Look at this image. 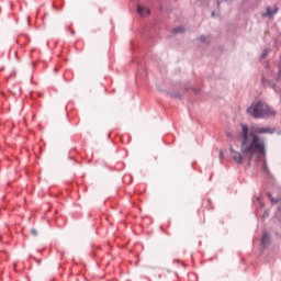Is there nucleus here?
I'll use <instances>...</instances> for the list:
<instances>
[{
    "label": "nucleus",
    "instance_id": "nucleus-1",
    "mask_svg": "<svg viewBox=\"0 0 281 281\" xmlns=\"http://www.w3.org/2000/svg\"><path fill=\"white\" fill-rule=\"evenodd\" d=\"M241 145L240 151L234 149V146H229L231 157L238 164V166L248 161V166L256 164V161H262V170L268 175L269 168L267 167V147L265 146V140H262L258 135H273L276 133L274 128L271 127H260L254 126V133H249V127L246 124H241ZM257 133V135H256Z\"/></svg>",
    "mask_w": 281,
    "mask_h": 281
},
{
    "label": "nucleus",
    "instance_id": "nucleus-2",
    "mask_svg": "<svg viewBox=\"0 0 281 281\" xmlns=\"http://www.w3.org/2000/svg\"><path fill=\"white\" fill-rule=\"evenodd\" d=\"M248 115L255 120H265L267 117L276 116V110L271 109L265 101H257L247 108Z\"/></svg>",
    "mask_w": 281,
    "mask_h": 281
},
{
    "label": "nucleus",
    "instance_id": "nucleus-3",
    "mask_svg": "<svg viewBox=\"0 0 281 281\" xmlns=\"http://www.w3.org/2000/svg\"><path fill=\"white\" fill-rule=\"evenodd\" d=\"M276 14H278V8L277 7H274L273 10H271L270 7H267L266 13H263L262 16H269L271 19V16H276Z\"/></svg>",
    "mask_w": 281,
    "mask_h": 281
},
{
    "label": "nucleus",
    "instance_id": "nucleus-4",
    "mask_svg": "<svg viewBox=\"0 0 281 281\" xmlns=\"http://www.w3.org/2000/svg\"><path fill=\"white\" fill-rule=\"evenodd\" d=\"M137 12L142 15V16H148V14H150V9H145L142 5L137 7Z\"/></svg>",
    "mask_w": 281,
    "mask_h": 281
},
{
    "label": "nucleus",
    "instance_id": "nucleus-5",
    "mask_svg": "<svg viewBox=\"0 0 281 281\" xmlns=\"http://www.w3.org/2000/svg\"><path fill=\"white\" fill-rule=\"evenodd\" d=\"M271 243V239L269 238V234L265 233L261 238V245L263 247H268V245Z\"/></svg>",
    "mask_w": 281,
    "mask_h": 281
},
{
    "label": "nucleus",
    "instance_id": "nucleus-6",
    "mask_svg": "<svg viewBox=\"0 0 281 281\" xmlns=\"http://www.w3.org/2000/svg\"><path fill=\"white\" fill-rule=\"evenodd\" d=\"M199 41H201V43H204L205 45H210L212 38H210V36L201 35L199 37Z\"/></svg>",
    "mask_w": 281,
    "mask_h": 281
},
{
    "label": "nucleus",
    "instance_id": "nucleus-7",
    "mask_svg": "<svg viewBox=\"0 0 281 281\" xmlns=\"http://www.w3.org/2000/svg\"><path fill=\"white\" fill-rule=\"evenodd\" d=\"M169 95H170V98H175L176 100H181V98H182L181 93L177 92V91L170 92Z\"/></svg>",
    "mask_w": 281,
    "mask_h": 281
},
{
    "label": "nucleus",
    "instance_id": "nucleus-8",
    "mask_svg": "<svg viewBox=\"0 0 281 281\" xmlns=\"http://www.w3.org/2000/svg\"><path fill=\"white\" fill-rule=\"evenodd\" d=\"M186 31V29L183 26H178L173 30L175 34H183V32Z\"/></svg>",
    "mask_w": 281,
    "mask_h": 281
},
{
    "label": "nucleus",
    "instance_id": "nucleus-9",
    "mask_svg": "<svg viewBox=\"0 0 281 281\" xmlns=\"http://www.w3.org/2000/svg\"><path fill=\"white\" fill-rule=\"evenodd\" d=\"M270 49L269 48H266L265 50H263V53L261 54V58H267V56H269V54H270Z\"/></svg>",
    "mask_w": 281,
    "mask_h": 281
},
{
    "label": "nucleus",
    "instance_id": "nucleus-10",
    "mask_svg": "<svg viewBox=\"0 0 281 281\" xmlns=\"http://www.w3.org/2000/svg\"><path fill=\"white\" fill-rule=\"evenodd\" d=\"M268 198L270 199L271 203H279L280 200L273 198V195H271V193H268Z\"/></svg>",
    "mask_w": 281,
    "mask_h": 281
},
{
    "label": "nucleus",
    "instance_id": "nucleus-11",
    "mask_svg": "<svg viewBox=\"0 0 281 281\" xmlns=\"http://www.w3.org/2000/svg\"><path fill=\"white\" fill-rule=\"evenodd\" d=\"M31 234H32L33 236H38V231H36V228H32V229H31Z\"/></svg>",
    "mask_w": 281,
    "mask_h": 281
},
{
    "label": "nucleus",
    "instance_id": "nucleus-12",
    "mask_svg": "<svg viewBox=\"0 0 281 281\" xmlns=\"http://www.w3.org/2000/svg\"><path fill=\"white\" fill-rule=\"evenodd\" d=\"M220 159H223V151L220 153Z\"/></svg>",
    "mask_w": 281,
    "mask_h": 281
},
{
    "label": "nucleus",
    "instance_id": "nucleus-13",
    "mask_svg": "<svg viewBox=\"0 0 281 281\" xmlns=\"http://www.w3.org/2000/svg\"><path fill=\"white\" fill-rule=\"evenodd\" d=\"M217 8H221V1H217Z\"/></svg>",
    "mask_w": 281,
    "mask_h": 281
},
{
    "label": "nucleus",
    "instance_id": "nucleus-14",
    "mask_svg": "<svg viewBox=\"0 0 281 281\" xmlns=\"http://www.w3.org/2000/svg\"><path fill=\"white\" fill-rule=\"evenodd\" d=\"M215 15H216V13L213 11V12H212V16H215Z\"/></svg>",
    "mask_w": 281,
    "mask_h": 281
},
{
    "label": "nucleus",
    "instance_id": "nucleus-15",
    "mask_svg": "<svg viewBox=\"0 0 281 281\" xmlns=\"http://www.w3.org/2000/svg\"><path fill=\"white\" fill-rule=\"evenodd\" d=\"M227 137H232V134H231V133H227Z\"/></svg>",
    "mask_w": 281,
    "mask_h": 281
},
{
    "label": "nucleus",
    "instance_id": "nucleus-16",
    "mask_svg": "<svg viewBox=\"0 0 281 281\" xmlns=\"http://www.w3.org/2000/svg\"><path fill=\"white\" fill-rule=\"evenodd\" d=\"M274 91H280V89H278V88H274Z\"/></svg>",
    "mask_w": 281,
    "mask_h": 281
},
{
    "label": "nucleus",
    "instance_id": "nucleus-17",
    "mask_svg": "<svg viewBox=\"0 0 281 281\" xmlns=\"http://www.w3.org/2000/svg\"><path fill=\"white\" fill-rule=\"evenodd\" d=\"M194 92H195V93H199V91H198L196 89H194Z\"/></svg>",
    "mask_w": 281,
    "mask_h": 281
},
{
    "label": "nucleus",
    "instance_id": "nucleus-18",
    "mask_svg": "<svg viewBox=\"0 0 281 281\" xmlns=\"http://www.w3.org/2000/svg\"><path fill=\"white\" fill-rule=\"evenodd\" d=\"M281 74V70H279V75Z\"/></svg>",
    "mask_w": 281,
    "mask_h": 281
}]
</instances>
